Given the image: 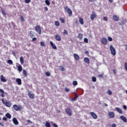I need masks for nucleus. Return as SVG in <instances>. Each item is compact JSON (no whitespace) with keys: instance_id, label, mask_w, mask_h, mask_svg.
<instances>
[{"instance_id":"2f4dec72","label":"nucleus","mask_w":127,"mask_h":127,"mask_svg":"<svg viewBox=\"0 0 127 127\" xmlns=\"http://www.w3.org/2000/svg\"><path fill=\"white\" fill-rule=\"evenodd\" d=\"M92 82H97V78H96V77H93L92 78Z\"/></svg>"},{"instance_id":"052dcab7","label":"nucleus","mask_w":127,"mask_h":127,"mask_svg":"<svg viewBox=\"0 0 127 127\" xmlns=\"http://www.w3.org/2000/svg\"><path fill=\"white\" fill-rule=\"evenodd\" d=\"M35 40H36V38H33L32 41H35Z\"/></svg>"},{"instance_id":"a19ab883","label":"nucleus","mask_w":127,"mask_h":127,"mask_svg":"<svg viewBox=\"0 0 127 127\" xmlns=\"http://www.w3.org/2000/svg\"><path fill=\"white\" fill-rule=\"evenodd\" d=\"M40 44H41V46H42V47H44V46H45V44H44V42H41V43H40Z\"/></svg>"},{"instance_id":"6e6552de","label":"nucleus","mask_w":127,"mask_h":127,"mask_svg":"<svg viewBox=\"0 0 127 127\" xmlns=\"http://www.w3.org/2000/svg\"><path fill=\"white\" fill-rule=\"evenodd\" d=\"M90 115L93 119H94V120H97V119H98V116H97V114H96L95 113L90 112Z\"/></svg>"},{"instance_id":"de8ad7c7","label":"nucleus","mask_w":127,"mask_h":127,"mask_svg":"<svg viewBox=\"0 0 127 127\" xmlns=\"http://www.w3.org/2000/svg\"><path fill=\"white\" fill-rule=\"evenodd\" d=\"M2 13L3 15H6V13H5V11L3 10H2Z\"/></svg>"},{"instance_id":"2eb2a0df","label":"nucleus","mask_w":127,"mask_h":127,"mask_svg":"<svg viewBox=\"0 0 127 127\" xmlns=\"http://www.w3.org/2000/svg\"><path fill=\"white\" fill-rule=\"evenodd\" d=\"M120 119H121V120H122V121H123L124 122V123H127V118H126L125 117V116H121L120 117Z\"/></svg>"},{"instance_id":"6ab92c4d","label":"nucleus","mask_w":127,"mask_h":127,"mask_svg":"<svg viewBox=\"0 0 127 127\" xmlns=\"http://www.w3.org/2000/svg\"><path fill=\"white\" fill-rule=\"evenodd\" d=\"M116 111L119 113V114H123V111H122V109L117 107L115 108Z\"/></svg>"},{"instance_id":"e2e57ef3","label":"nucleus","mask_w":127,"mask_h":127,"mask_svg":"<svg viewBox=\"0 0 127 127\" xmlns=\"http://www.w3.org/2000/svg\"><path fill=\"white\" fill-rule=\"evenodd\" d=\"M90 2H93L94 1V0H88Z\"/></svg>"},{"instance_id":"412c9836","label":"nucleus","mask_w":127,"mask_h":127,"mask_svg":"<svg viewBox=\"0 0 127 127\" xmlns=\"http://www.w3.org/2000/svg\"><path fill=\"white\" fill-rule=\"evenodd\" d=\"M20 62L21 65H23L24 63V61L23 60V57H21L20 58Z\"/></svg>"},{"instance_id":"9b49d317","label":"nucleus","mask_w":127,"mask_h":127,"mask_svg":"<svg viewBox=\"0 0 127 127\" xmlns=\"http://www.w3.org/2000/svg\"><path fill=\"white\" fill-rule=\"evenodd\" d=\"M13 124H15V126H18V121L16 118H14L12 120Z\"/></svg>"},{"instance_id":"37998d69","label":"nucleus","mask_w":127,"mask_h":127,"mask_svg":"<svg viewBox=\"0 0 127 127\" xmlns=\"http://www.w3.org/2000/svg\"><path fill=\"white\" fill-rule=\"evenodd\" d=\"M108 40L109 41H113V38H112V37H108Z\"/></svg>"},{"instance_id":"7c9ffc66","label":"nucleus","mask_w":127,"mask_h":127,"mask_svg":"<svg viewBox=\"0 0 127 127\" xmlns=\"http://www.w3.org/2000/svg\"><path fill=\"white\" fill-rule=\"evenodd\" d=\"M45 127H50V123H49L48 122H46V124H45Z\"/></svg>"},{"instance_id":"3c124183","label":"nucleus","mask_w":127,"mask_h":127,"mask_svg":"<svg viewBox=\"0 0 127 127\" xmlns=\"http://www.w3.org/2000/svg\"><path fill=\"white\" fill-rule=\"evenodd\" d=\"M103 19L105 21H108V18L107 17H104Z\"/></svg>"},{"instance_id":"f704fd0d","label":"nucleus","mask_w":127,"mask_h":127,"mask_svg":"<svg viewBox=\"0 0 127 127\" xmlns=\"http://www.w3.org/2000/svg\"><path fill=\"white\" fill-rule=\"evenodd\" d=\"M55 24L56 26H59V25H60V23H59L58 21H56Z\"/></svg>"},{"instance_id":"39448f33","label":"nucleus","mask_w":127,"mask_h":127,"mask_svg":"<svg viewBox=\"0 0 127 127\" xmlns=\"http://www.w3.org/2000/svg\"><path fill=\"white\" fill-rule=\"evenodd\" d=\"M65 112L68 116H72V110H71L70 107H68L65 109Z\"/></svg>"},{"instance_id":"79ce46f5","label":"nucleus","mask_w":127,"mask_h":127,"mask_svg":"<svg viewBox=\"0 0 127 127\" xmlns=\"http://www.w3.org/2000/svg\"><path fill=\"white\" fill-rule=\"evenodd\" d=\"M31 32H32L30 31V34H29V36H30V37L31 38H32V37H33V36H34L33 35V34H32V33H31Z\"/></svg>"},{"instance_id":"603ef678","label":"nucleus","mask_w":127,"mask_h":127,"mask_svg":"<svg viewBox=\"0 0 127 127\" xmlns=\"http://www.w3.org/2000/svg\"><path fill=\"white\" fill-rule=\"evenodd\" d=\"M2 120L3 121L6 122V121H7V118H6V117H3Z\"/></svg>"},{"instance_id":"69168bd1","label":"nucleus","mask_w":127,"mask_h":127,"mask_svg":"<svg viewBox=\"0 0 127 127\" xmlns=\"http://www.w3.org/2000/svg\"><path fill=\"white\" fill-rule=\"evenodd\" d=\"M125 47H126V51H127V45H125Z\"/></svg>"},{"instance_id":"6e6d98bb","label":"nucleus","mask_w":127,"mask_h":127,"mask_svg":"<svg viewBox=\"0 0 127 127\" xmlns=\"http://www.w3.org/2000/svg\"><path fill=\"white\" fill-rule=\"evenodd\" d=\"M112 127H116L117 125L115 124H113L112 126Z\"/></svg>"},{"instance_id":"774afa93","label":"nucleus","mask_w":127,"mask_h":127,"mask_svg":"<svg viewBox=\"0 0 127 127\" xmlns=\"http://www.w3.org/2000/svg\"><path fill=\"white\" fill-rule=\"evenodd\" d=\"M104 105L105 107H108V104H107V103H105Z\"/></svg>"},{"instance_id":"0e129e2a","label":"nucleus","mask_w":127,"mask_h":127,"mask_svg":"<svg viewBox=\"0 0 127 127\" xmlns=\"http://www.w3.org/2000/svg\"><path fill=\"white\" fill-rule=\"evenodd\" d=\"M11 24L13 25V26H14V23H13V22H11Z\"/></svg>"},{"instance_id":"c85d7f7f","label":"nucleus","mask_w":127,"mask_h":127,"mask_svg":"<svg viewBox=\"0 0 127 127\" xmlns=\"http://www.w3.org/2000/svg\"><path fill=\"white\" fill-rule=\"evenodd\" d=\"M59 68V69L61 70V71H65V69H64V67H63V66H60Z\"/></svg>"},{"instance_id":"a211bd4d","label":"nucleus","mask_w":127,"mask_h":127,"mask_svg":"<svg viewBox=\"0 0 127 127\" xmlns=\"http://www.w3.org/2000/svg\"><path fill=\"white\" fill-rule=\"evenodd\" d=\"M108 116L112 118H115V113H114V112H109Z\"/></svg>"},{"instance_id":"20e7f679","label":"nucleus","mask_w":127,"mask_h":127,"mask_svg":"<svg viewBox=\"0 0 127 127\" xmlns=\"http://www.w3.org/2000/svg\"><path fill=\"white\" fill-rule=\"evenodd\" d=\"M97 17V13L95 12H92V14L90 15V19L91 20H94L95 18Z\"/></svg>"},{"instance_id":"a18cd8bd","label":"nucleus","mask_w":127,"mask_h":127,"mask_svg":"<svg viewBox=\"0 0 127 127\" xmlns=\"http://www.w3.org/2000/svg\"><path fill=\"white\" fill-rule=\"evenodd\" d=\"M125 68L126 71H127V63H125Z\"/></svg>"},{"instance_id":"4c0bfd02","label":"nucleus","mask_w":127,"mask_h":127,"mask_svg":"<svg viewBox=\"0 0 127 127\" xmlns=\"http://www.w3.org/2000/svg\"><path fill=\"white\" fill-rule=\"evenodd\" d=\"M107 94L108 95H109V96H111V95H112V94H113V92H112V91L110 90H109L108 91H107Z\"/></svg>"},{"instance_id":"dca6fc26","label":"nucleus","mask_w":127,"mask_h":127,"mask_svg":"<svg viewBox=\"0 0 127 127\" xmlns=\"http://www.w3.org/2000/svg\"><path fill=\"white\" fill-rule=\"evenodd\" d=\"M16 82L17 83L18 85H20L22 84L21 79H20V78H16Z\"/></svg>"},{"instance_id":"0eeeda50","label":"nucleus","mask_w":127,"mask_h":127,"mask_svg":"<svg viewBox=\"0 0 127 127\" xmlns=\"http://www.w3.org/2000/svg\"><path fill=\"white\" fill-rule=\"evenodd\" d=\"M101 42L103 44H104V45H107V44H108V40L106 38H103Z\"/></svg>"},{"instance_id":"4be33fe9","label":"nucleus","mask_w":127,"mask_h":127,"mask_svg":"<svg viewBox=\"0 0 127 127\" xmlns=\"http://www.w3.org/2000/svg\"><path fill=\"white\" fill-rule=\"evenodd\" d=\"M119 16L115 15L113 16V19H114V20H115V21H119Z\"/></svg>"},{"instance_id":"b1692460","label":"nucleus","mask_w":127,"mask_h":127,"mask_svg":"<svg viewBox=\"0 0 127 127\" xmlns=\"http://www.w3.org/2000/svg\"><path fill=\"white\" fill-rule=\"evenodd\" d=\"M17 68H18V71H19V72H21V71H22V66H21V65L19 64Z\"/></svg>"},{"instance_id":"5701e85b","label":"nucleus","mask_w":127,"mask_h":127,"mask_svg":"<svg viewBox=\"0 0 127 127\" xmlns=\"http://www.w3.org/2000/svg\"><path fill=\"white\" fill-rule=\"evenodd\" d=\"M5 117H6L7 119H11V115L9 113H7L5 114Z\"/></svg>"},{"instance_id":"f8f14e48","label":"nucleus","mask_w":127,"mask_h":127,"mask_svg":"<svg viewBox=\"0 0 127 127\" xmlns=\"http://www.w3.org/2000/svg\"><path fill=\"white\" fill-rule=\"evenodd\" d=\"M0 95L2 97V98H4V91L2 90V89H0Z\"/></svg>"},{"instance_id":"f3484780","label":"nucleus","mask_w":127,"mask_h":127,"mask_svg":"<svg viewBox=\"0 0 127 127\" xmlns=\"http://www.w3.org/2000/svg\"><path fill=\"white\" fill-rule=\"evenodd\" d=\"M73 56L75 60H79L80 59V57L77 54H74Z\"/></svg>"},{"instance_id":"9d476101","label":"nucleus","mask_w":127,"mask_h":127,"mask_svg":"<svg viewBox=\"0 0 127 127\" xmlns=\"http://www.w3.org/2000/svg\"><path fill=\"white\" fill-rule=\"evenodd\" d=\"M50 43L53 48V49H57V47L55 45V44H54L52 41H50Z\"/></svg>"},{"instance_id":"680f3d73","label":"nucleus","mask_w":127,"mask_h":127,"mask_svg":"<svg viewBox=\"0 0 127 127\" xmlns=\"http://www.w3.org/2000/svg\"><path fill=\"white\" fill-rule=\"evenodd\" d=\"M27 123H29V124H31V121L30 120H28Z\"/></svg>"},{"instance_id":"c03bdc74","label":"nucleus","mask_w":127,"mask_h":127,"mask_svg":"<svg viewBox=\"0 0 127 127\" xmlns=\"http://www.w3.org/2000/svg\"><path fill=\"white\" fill-rule=\"evenodd\" d=\"M30 1H31V0H25V2H26V3H29Z\"/></svg>"},{"instance_id":"13d9d810","label":"nucleus","mask_w":127,"mask_h":127,"mask_svg":"<svg viewBox=\"0 0 127 127\" xmlns=\"http://www.w3.org/2000/svg\"><path fill=\"white\" fill-rule=\"evenodd\" d=\"M68 9H69V8H68V7L67 6H65V7H64V9L65 10H68Z\"/></svg>"},{"instance_id":"bb28decb","label":"nucleus","mask_w":127,"mask_h":127,"mask_svg":"<svg viewBox=\"0 0 127 127\" xmlns=\"http://www.w3.org/2000/svg\"><path fill=\"white\" fill-rule=\"evenodd\" d=\"M23 75L25 77H26V76H27V72H26V70H23Z\"/></svg>"},{"instance_id":"ddd939ff","label":"nucleus","mask_w":127,"mask_h":127,"mask_svg":"<svg viewBox=\"0 0 127 127\" xmlns=\"http://www.w3.org/2000/svg\"><path fill=\"white\" fill-rule=\"evenodd\" d=\"M28 96L30 99H34V94L32 93V92H29Z\"/></svg>"},{"instance_id":"8fccbe9b","label":"nucleus","mask_w":127,"mask_h":127,"mask_svg":"<svg viewBox=\"0 0 127 127\" xmlns=\"http://www.w3.org/2000/svg\"><path fill=\"white\" fill-rule=\"evenodd\" d=\"M64 90H65V91L66 92H69V88H68L67 87L65 88Z\"/></svg>"},{"instance_id":"7ed1b4c3","label":"nucleus","mask_w":127,"mask_h":127,"mask_svg":"<svg viewBox=\"0 0 127 127\" xmlns=\"http://www.w3.org/2000/svg\"><path fill=\"white\" fill-rule=\"evenodd\" d=\"M13 108L14 110H15V111H20V110L22 109V107H21V106L20 105L17 106L15 104L13 105Z\"/></svg>"},{"instance_id":"338daca9","label":"nucleus","mask_w":127,"mask_h":127,"mask_svg":"<svg viewBox=\"0 0 127 127\" xmlns=\"http://www.w3.org/2000/svg\"><path fill=\"white\" fill-rule=\"evenodd\" d=\"M109 1H110V2L112 3V2H113V0H109Z\"/></svg>"},{"instance_id":"72a5a7b5","label":"nucleus","mask_w":127,"mask_h":127,"mask_svg":"<svg viewBox=\"0 0 127 127\" xmlns=\"http://www.w3.org/2000/svg\"><path fill=\"white\" fill-rule=\"evenodd\" d=\"M72 84L73 86H77V85H78V82H77V81H73Z\"/></svg>"},{"instance_id":"f03ea898","label":"nucleus","mask_w":127,"mask_h":127,"mask_svg":"<svg viewBox=\"0 0 127 127\" xmlns=\"http://www.w3.org/2000/svg\"><path fill=\"white\" fill-rule=\"evenodd\" d=\"M110 50L111 51V54L113 55V56H115L117 52H116V49H115V48H114V46H113V45H112L110 46Z\"/></svg>"},{"instance_id":"c9c22d12","label":"nucleus","mask_w":127,"mask_h":127,"mask_svg":"<svg viewBox=\"0 0 127 127\" xmlns=\"http://www.w3.org/2000/svg\"><path fill=\"white\" fill-rule=\"evenodd\" d=\"M45 2H46V4H47V5H50V1H49V0H46Z\"/></svg>"},{"instance_id":"49530a36","label":"nucleus","mask_w":127,"mask_h":127,"mask_svg":"<svg viewBox=\"0 0 127 127\" xmlns=\"http://www.w3.org/2000/svg\"><path fill=\"white\" fill-rule=\"evenodd\" d=\"M84 42H85V43H88V39H87V38H84Z\"/></svg>"},{"instance_id":"a878e982","label":"nucleus","mask_w":127,"mask_h":127,"mask_svg":"<svg viewBox=\"0 0 127 127\" xmlns=\"http://www.w3.org/2000/svg\"><path fill=\"white\" fill-rule=\"evenodd\" d=\"M78 38H79V39H82V38H83V34H82L81 33L78 34Z\"/></svg>"},{"instance_id":"58836bf2","label":"nucleus","mask_w":127,"mask_h":127,"mask_svg":"<svg viewBox=\"0 0 127 127\" xmlns=\"http://www.w3.org/2000/svg\"><path fill=\"white\" fill-rule=\"evenodd\" d=\"M20 20L22 22L24 21V18H23V16L21 15L20 16Z\"/></svg>"},{"instance_id":"ea45409f","label":"nucleus","mask_w":127,"mask_h":127,"mask_svg":"<svg viewBox=\"0 0 127 127\" xmlns=\"http://www.w3.org/2000/svg\"><path fill=\"white\" fill-rule=\"evenodd\" d=\"M63 33H64V34H65L66 35H68V32H67V30H64Z\"/></svg>"},{"instance_id":"1a4fd4ad","label":"nucleus","mask_w":127,"mask_h":127,"mask_svg":"<svg viewBox=\"0 0 127 127\" xmlns=\"http://www.w3.org/2000/svg\"><path fill=\"white\" fill-rule=\"evenodd\" d=\"M0 80L1 82H3L4 83H5L7 81V79L5 78V77L3 76V75H1V76L0 77Z\"/></svg>"},{"instance_id":"c756f323","label":"nucleus","mask_w":127,"mask_h":127,"mask_svg":"<svg viewBox=\"0 0 127 127\" xmlns=\"http://www.w3.org/2000/svg\"><path fill=\"white\" fill-rule=\"evenodd\" d=\"M60 20H61L62 23H65V20L63 18H60Z\"/></svg>"},{"instance_id":"5fc2aeb1","label":"nucleus","mask_w":127,"mask_h":127,"mask_svg":"<svg viewBox=\"0 0 127 127\" xmlns=\"http://www.w3.org/2000/svg\"><path fill=\"white\" fill-rule=\"evenodd\" d=\"M53 126L54 127H58V126H57V125L55 124H53Z\"/></svg>"},{"instance_id":"4468645a","label":"nucleus","mask_w":127,"mask_h":127,"mask_svg":"<svg viewBox=\"0 0 127 127\" xmlns=\"http://www.w3.org/2000/svg\"><path fill=\"white\" fill-rule=\"evenodd\" d=\"M55 38L57 41H60L61 40V36L58 35V34L55 35Z\"/></svg>"},{"instance_id":"cd10ccee","label":"nucleus","mask_w":127,"mask_h":127,"mask_svg":"<svg viewBox=\"0 0 127 127\" xmlns=\"http://www.w3.org/2000/svg\"><path fill=\"white\" fill-rule=\"evenodd\" d=\"M7 63H8V64H10V65H12V64H13V62L11 60H8L7 61Z\"/></svg>"},{"instance_id":"bf43d9fd","label":"nucleus","mask_w":127,"mask_h":127,"mask_svg":"<svg viewBox=\"0 0 127 127\" xmlns=\"http://www.w3.org/2000/svg\"><path fill=\"white\" fill-rule=\"evenodd\" d=\"M45 10H46V11H47L48 10V8L47 7H45Z\"/></svg>"},{"instance_id":"aec40b11","label":"nucleus","mask_w":127,"mask_h":127,"mask_svg":"<svg viewBox=\"0 0 127 127\" xmlns=\"http://www.w3.org/2000/svg\"><path fill=\"white\" fill-rule=\"evenodd\" d=\"M84 61L85 62V63H87V64H89L90 63V60L88 58H85L84 59Z\"/></svg>"},{"instance_id":"864d4df0","label":"nucleus","mask_w":127,"mask_h":127,"mask_svg":"<svg viewBox=\"0 0 127 127\" xmlns=\"http://www.w3.org/2000/svg\"><path fill=\"white\" fill-rule=\"evenodd\" d=\"M98 76L99 78H103V74H98Z\"/></svg>"},{"instance_id":"423d86ee","label":"nucleus","mask_w":127,"mask_h":127,"mask_svg":"<svg viewBox=\"0 0 127 127\" xmlns=\"http://www.w3.org/2000/svg\"><path fill=\"white\" fill-rule=\"evenodd\" d=\"M35 30L39 33V34H41V28H40V26L37 25L35 27Z\"/></svg>"},{"instance_id":"f257e3e1","label":"nucleus","mask_w":127,"mask_h":127,"mask_svg":"<svg viewBox=\"0 0 127 127\" xmlns=\"http://www.w3.org/2000/svg\"><path fill=\"white\" fill-rule=\"evenodd\" d=\"M1 101L3 105H5L6 107H7L8 108H10V107H11V103H10L9 101L3 98L2 99Z\"/></svg>"},{"instance_id":"e433bc0d","label":"nucleus","mask_w":127,"mask_h":127,"mask_svg":"<svg viewBox=\"0 0 127 127\" xmlns=\"http://www.w3.org/2000/svg\"><path fill=\"white\" fill-rule=\"evenodd\" d=\"M78 96H75V97L72 99V100L73 101V102H75V101H76L77 99H78Z\"/></svg>"},{"instance_id":"393cba45","label":"nucleus","mask_w":127,"mask_h":127,"mask_svg":"<svg viewBox=\"0 0 127 127\" xmlns=\"http://www.w3.org/2000/svg\"><path fill=\"white\" fill-rule=\"evenodd\" d=\"M79 23L80 24H84V20H83V18H79Z\"/></svg>"},{"instance_id":"473e14b6","label":"nucleus","mask_w":127,"mask_h":127,"mask_svg":"<svg viewBox=\"0 0 127 127\" xmlns=\"http://www.w3.org/2000/svg\"><path fill=\"white\" fill-rule=\"evenodd\" d=\"M67 12L69 14H72V10H71V9H68L67 10Z\"/></svg>"},{"instance_id":"09e8293b","label":"nucleus","mask_w":127,"mask_h":127,"mask_svg":"<svg viewBox=\"0 0 127 127\" xmlns=\"http://www.w3.org/2000/svg\"><path fill=\"white\" fill-rule=\"evenodd\" d=\"M46 76H48V77H49V76H50V73H49V72H46Z\"/></svg>"},{"instance_id":"4d7b16f0","label":"nucleus","mask_w":127,"mask_h":127,"mask_svg":"<svg viewBox=\"0 0 127 127\" xmlns=\"http://www.w3.org/2000/svg\"><path fill=\"white\" fill-rule=\"evenodd\" d=\"M123 108L124 109V110H127V106L126 105L123 106Z\"/></svg>"}]
</instances>
